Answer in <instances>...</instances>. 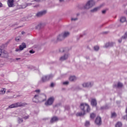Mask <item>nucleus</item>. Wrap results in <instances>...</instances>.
<instances>
[{
  "instance_id": "nucleus-18",
  "label": "nucleus",
  "mask_w": 127,
  "mask_h": 127,
  "mask_svg": "<svg viewBox=\"0 0 127 127\" xmlns=\"http://www.w3.org/2000/svg\"><path fill=\"white\" fill-rule=\"evenodd\" d=\"M69 80L71 82H73L74 81H76V80H77V77H76L75 76H71L69 77Z\"/></svg>"
},
{
  "instance_id": "nucleus-19",
  "label": "nucleus",
  "mask_w": 127,
  "mask_h": 127,
  "mask_svg": "<svg viewBox=\"0 0 127 127\" xmlns=\"http://www.w3.org/2000/svg\"><path fill=\"white\" fill-rule=\"evenodd\" d=\"M127 38V32L125 33V35L122 37L120 40H119V43L122 42V39H126Z\"/></svg>"
},
{
  "instance_id": "nucleus-17",
  "label": "nucleus",
  "mask_w": 127,
  "mask_h": 127,
  "mask_svg": "<svg viewBox=\"0 0 127 127\" xmlns=\"http://www.w3.org/2000/svg\"><path fill=\"white\" fill-rule=\"evenodd\" d=\"M91 105L92 106H97V100H96V99H92L91 100Z\"/></svg>"
},
{
  "instance_id": "nucleus-40",
  "label": "nucleus",
  "mask_w": 127,
  "mask_h": 127,
  "mask_svg": "<svg viewBox=\"0 0 127 127\" xmlns=\"http://www.w3.org/2000/svg\"><path fill=\"white\" fill-rule=\"evenodd\" d=\"M15 51L16 52H18L19 51H21V50H20V49H16Z\"/></svg>"
},
{
  "instance_id": "nucleus-25",
  "label": "nucleus",
  "mask_w": 127,
  "mask_h": 127,
  "mask_svg": "<svg viewBox=\"0 0 127 127\" xmlns=\"http://www.w3.org/2000/svg\"><path fill=\"white\" fill-rule=\"evenodd\" d=\"M123 124L121 122H118L116 125V127H122Z\"/></svg>"
},
{
  "instance_id": "nucleus-32",
  "label": "nucleus",
  "mask_w": 127,
  "mask_h": 127,
  "mask_svg": "<svg viewBox=\"0 0 127 127\" xmlns=\"http://www.w3.org/2000/svg\"><path fill=\"white\" fill-rule=\"evenodd\" d=\"M126 113L127 114V109H126ZM123 119L124 120H127V115H126V116H124V117H123Z\"/></svg>"
},
{
  "instance_id": "nucleus-45",
  "label": "nucleus",
  "mask_w": 127,
  "mask_h": 127,
  "mask_svg": "<svg viewBox=\"0 0 127 127\" xmlns=\"http://www.w3.org/2000/svg\"><path fill=\"white\" fill-rule=\"evenodd\" d=\"M51 87H54V84L53 83L51 84Z\"/></svg>"
},
{
  "instance_id": "nucleus-5",
  "label": "nucleus",
  "mask_w": 127,
  "mask_h": 127,
  "mask_svg": "<svg viewBox=\"0 0 127 127\" xmlns=\"http://www.w3.org/2000/svg\"><path fill=\"white\" fill-rule=\"evenodd\" d=\"M54 100H55V99L54 98V97H51L49 98L48 99L47 101L45 103L46 106H51V105L53 104V102H54Z\"/></svg>"
},
{
  "instance_id": "nucleus-28",
  "label": "nucleus",
  "mask_w": 127,
  "mask_h": 127,
  "mask_svg": "<svg viewBox=\"0 0 127 127\" xmlns=\"http://www.w3.org/2000/svg\"><path fill=\"white\" fill-rule=\"evenodd\" d=\"M2 54H5V55L7 56V54L6 53L2 52V50L0 49V55H2Z\"/></svg>"
},
{
  "instance_id": "nucleus-20",
  "label": "nucleus",
  "mask_w": 127,
  "mask_h": 127,
  "mask_svg": "<svg viewBox=\"0 0 127 127\" xmlns=\"http://www.w3.org/2000/svg\"><path fill=\"white\" fill-rule=\"evenodd\" d=\"M57 121H58V118L54 117L53 118H52L51 120V123H54V122H57Z\"/></svg>"
},
{
  "instance_id": "nucleus-7",
  "label": "nucleus",
  "mask_w": 127,
  "mask_h": 127,
  "mask_svg": "<svg viewBox=\"0 0 127 127\" xmlns=\"http://www.w3.org/2000/svg\"><path fill=\"white\" fill-rule=\"evenodd\" d=\"M46 10H44L42 11L38 12L36 14V16H37V17H40L42 16L43 15H44V14H46Z\"/></svg>"
},
{
  "instance_id": "nucleus-47",
  "label": "nucleus",
  "mask_w": 127,
  "mask_h": 127,
  "mask_svg": "<svg viewBox=\"0 0 127 127\" xmlns=\"http://www.w3.org/2000/svg\"><path fill=\"white\" fill-rule=\"evenodd\" d=\"M16 60L17 61L20 60V58H16Z\"/></svg>"
},
{
  "instance_id": "nucleus-36",
  "label": "nucleus",
  "mask_w": 127,
  "mask_h": 127,
  "mask_svg": "<svg viewBox=\"0 0 127 127\" xmlns=\"http://www.w3.org/2000/svg\"><path fill=\"white\" fill-rule=\"evenodd\" d=\"M23 122V120H22V119H20V118L18 119V122L19 123H22Z\"/></svg>"
},
{
  "instance_id": "nucleus-8",
  "label": "nucleus",
  "mask_w": 127,
  "mask_h": 127,
  "mask_svg": "<svg viewBox=\"0 0 127 127\" xmlns=\"http://www.w3.org/2000/svg\"><path fill=\"white\" fill-rule=\"evenodd\" d=\"M95 124H96L97 126H101V125H102V119H101V117H97L96 119L95 120Z\"/></svg>"
},
{
  "instance_id": "nucleus-24",
  "label": "nucleus",
  "mask_w": 127,
  "mask_h": 127,
  "mask_svg": "<svg viewBox=\"0 0 127 127\" xmlns=\"http://www.w3.org/2000/svg\"><path fill=\"white\" fill-rule=\"evenodd\" d=\"M32 4V3H29L28 4H25L24 5H22V8H25L27 5H31Z\"/></svg>"
},
{
  "instance_id": "nucleus-55",
  "label": "nucleus",
  "mask_w": 127,
  "mask_h": 127,
  "mask_svg": "<svg viewBox=\"0 0 127 127\" xmlns=\"http://www.w3.org/2000/svg\"><path fill=\"white\" fill-rule=\"evenodd\" d=\"M38 26H40V25H38Z\"/></svg>"
},
{
  "instance_id": "nucleus-10",
  "label": "nucleus",
  "mask_w": 127,
  "mask_h": 127,
  "mask_svg": "<svg viewBox=\"0 0 127 127\" xmlns=\"http://www.w3.org/2000/svg\"><path fill=\"white\" fill-rule=\"evenodd\" d=\"M27 104L26 103H22V102H17L15 103V105L16 108H18V107H24V106H26Z\"/></svg>"
},
{
  "instance_id": "nucleus-31",
  "label": "nucleus",
  "mask_w": 127,
  "mask_h": 127,
  "mask_svg": "<svg viewBox=\"0 0 127 127\" xmlns=\"http://www.w3.org/2000/svg\"><path fill=\"white\" fill-rule=\"evenodd\" d=\"M116 117H117V114L116 113H113L112 114L111 118H116Z\"/></svg>"
},
{
  "instance_id": "nucleus-14",
  "label": "nucleus",
  "mask_w": 127,
  "mask_h": 127,
  "mask_svg": "<svg viewBox=\"0 0 127 127\" xmlns=\"http://www.w3.org/2000/svg\"><path fill=\"white\" fill-rule=\"evenodd\" d=\"M115 44L114 43H108L105 44V47L108 48V47H112L114 46Z\"/></svg>"
},
{
  "instance_id": "nucleus-38",
  "label": "nucleus",
  "mask_w": 127,
  "mask_h": 127,
  "mask_svg": "<svg viewBox=\"0 0 127 127\" xmlns=\"http://www.w3.org/2000/svg\"><path fill=\"white\" fill-rule=\"evenodd\" d=\"M60 52H64V48H61L60 49Z\"/></svg>"
},
{
  "instance_id": "nucleus-39",
  "label": "nucleus",
  "mask_w": 127,
  "mask_h": 127,
  "mask_svg": "<svg viewBox=\"0 0 127 127\" xmlns=\"http://www.w3.org/2000/svg\"><path fill=\"white\" fill-rule=\"evenodd\" d=\"M45 0H35V1H38V2H39V1H44Z\"/></svg>"
},
{
  "instance_id": "nucleus-33",
  "label": "nucleus",
  "mask_w": 127,
  "mask_h": 127,
  "mask_svg": "<svg viewBox=\"0 0 127 127\" xmlns=\"http://www.w3.org/2000/svg\"><path fill=\"white\" fill-rule=\"evenodd\" d=\"M15 40L16 41H17V42H18V41H19V40H20V37H17L15 38Z\"/></svg>"
},
{
  "instance_id": "nucleus-54",
  "label": "nucleus",
  "mask_w": 127,
  "mask_h": 127,
  "mask_svg": "<svg viewBox=\"0 0 127 127\" xmlns=\"http://www.w3.org/2000/svg\"><path fill=\"white\" fill-rule=\"evenodd\" d=\"M34 7H36V6H34Z\"/></svg>"
},
{
  "instance_id": "nucleus-29",
  "label": "nucleus",
  "mask_w": 127,
  "mask_h": 127,
  "mask_svg": "<svg viewBox=\"0 0 127 127\" xmlns=\"http://www.w3.org/2000/svg\"><path fill=\"white\" fill-rule=\"evenodd\" d=\"M99 49L100 47H99V46H96L94 47V50H95V51H98V50H99Z\"/></svg>"
},
{
  "instance_id": "nucleus-2",
  "label": "nucleus",
  "mask_w": 127,
  "mask_h": 127,
  "mask_svg": "<svg viewBox=\"0 0 127 127\" xmlns=\"http://www.w3.org/2000/svg\"><path fill=\"white\" fill-rule=\"evenodd\" d=\"M43 98H46V96L43 94L36 95L33 98V102L34 103H37L38 101L40 102H44V101H45V99H43Z\"/></svg>"
},
{
  "instance_id": "nucleus-52",
  "label": "nucleus",
  "mask_w": 127,
  "mask_h": 127,
  "mask_svg": "<svg viewBox=\"0 0 127 127\" xmlns=\"http://www.w3.org/2000/svg\"><path fill=\"white\" fill-rule=\"evenodd\" d=\"M12 98H14V95L13 96V97H11V99H12Z\"/></svg>"
},
{
  "instance_id": "nucleus-6",
  "label": "nucleus",
  "mask_w": 127,
  "mask_h": 127,
  "mask_svg": "<svg viewBox=\"0 0 127 127\" xmlns=\"http://www.w3.org/2000/svg\"><path fill=\"white\" fill-rule=\"evenodd\" d=\"M93 82H84L82 84V86L84 88H90L93 86Z\"/></svg>"
},
{
  "instance_id": "nucleus-26",
  "label": "nucleus",
  "mask_w": 127,
  "mask_h": 127,
  "mask_svg": "<svg viewBox=\"0 0 127 127\" xmlns=\"http://www.w3.org/2000/svg\"><path fill=\"white\" fill-rule=\"evenodd\" d=\"M13 108H16L15 106V103L13 104H11L8 106V109H13Z\"/></svg>"
},
{
  "instance_id": "nucleus-44",
  "label": "nucleus",
  "mask_w": 127,
  "mask_h": 127,
  "mask_svg": "<svg viewBox=\"0 0 127 127\" xmlns=\"http://www.w3.org/2000/svg\"><path fill=\"white\" fill-rule=\"evenodd\" d=\"M29 118V116H26L24 117V120H27Z\"/></svg>"
},
{
  "instance_id": "nucleus-42",
  "label": "nucleus",
  "mask_w": 127,
  "mask_h": 127,
  "mask_svg": "<svg viewBox=\"0 0 127 127\" xmlns=\"http://www.w3.org/2000/svg\"><path fill=\"white\" fill-rule=\"evenodd\" d=\"M3 6V4H2V3L0 2V7H2Z\"/></svg>"
},
{
  "instance_id": "nucleus-53",
  "label": "nucleus",
  "mask_w": 127,
  "mask_h": 127,
  "mask_svg": "<svg viewBox=\"0 0 127 127\" xmlns=\"http://www.w3.org/2000/svg\"><path fill=\"white\" fill-rule=\"evenodd\" d=\"M101 109H105V108H104V107H101Z\"/></svg>"
},
{
  "instance_id": "nucleus-22",
  "label": "nucleus",
  "mask_w": 127,
  "mask_h": 127,
  "mask_svg": "<svg viewBox=\"0 0 127 127\" xmlns=\"http://www.w3.org/2000/svg\"><path fill=\"white\" fill-rule=\"evenodd\" d=\"M5 88H2L0 91V95H4L5 94Z\"/></svg>"
},
{
  "instance_id": "nucleus-41",
  "label": "nucleus",
  "mask_w": 127,
  "mask_h": 127,
  "mask_svg": "<svg viewBox=\"0 0 127 127\" xmlns=\"http://www.w3.org/2000/svg\"><path fill=\"white\" fill-rule=\"evenodd\" d=\"M36 93H40V90L39 89H37L35 90Z\"/></svg>"
},
{
  "instance_id": "nucleus-16",
  "label": "nucleus",
  "mask_w": 127,
  "mask_h": 127,
  "mask_svg": "<svg viewBox=\"0 0 127 127\" xmlns=\"http://www.w3.org/2000/svg\"><path fill=\"white\" fill-rule=\"evenodd\" d=\"M114 87H115V88H122L123 83L121 82H118L117 85V84L114 85Z\"/></svg>"
},
{
  "instance_id": "nucleus-13",
  "label": "nucleus",
  "mask_w": 127,
  "mask_h": 127,
  "mask_svg": "<svg viewBox=\"0 0 127 127\" xmlns=\"http://www.w3.org/2000/svg\"><path fill=\"white\" fill-rule=\"evenodd\" d=\"M63 34V36L64 37V38H66V37H68L69 35H70V32L68 31H64L63 33H62Z\"/></svg>"
},
{
  "instance_id": "nucleus-37",
  "label": "nucleus",
  "mask_w": 127,
  "mask_h": 127,
  "mask_svg": "<svg viewBox=\"0 0 127 127\" xmlns=\"http://www.w3.org/2000/svg\"><path fill=\"white\" fill-rule=\"evenodd\" d=\"M30 53H31V54H33V53H35V52L34 51H33V50H30L29 51Z\"/></svg>"
},
{
  "instance_id": "nucleus-1",
  "label": "nucleus",
  "mask_w": 127,
  "mask_h": 127,
  "mask_svg": "<svg viewBox=\"0 0 127 127\" xmlns=\"http://www.w3.org/2000/svg\"><path fill=\"white\" fill-rule=\"evenodd\" d=\"M80 109L82 110V111H83L82 112H79L76 114V115L78 116L79 117H82V116H84L86 112L89 113L91 110L88 104L84 103H81L80 104Z\"/></svg>"
},
{
  "instance_id": "nucleus-15",
  "label": "nucleus",
  "mask_w": 127,
  "mask_h": 127,
  "mask_svg": "<svg viewBox=\"0 0 127 127\" xmlns=\"http://www.w3.org/2000/svg\"><path fill=\"white\" fill-rule=\"evenodd\" d=\"M26 48V45L24 43H22L21 45L19 46V49L20 50H21V51L23 50V49H24V48Z\"/></svg>"
},
{
  "instance_id": "nucleus-4",
  "label": "nucleus",
  "mask_w": 127,
  "mask_h": 127,
  "mask_svg": "<svg viewBox=\"0 0 127 127\" xmlns=\"http://www.w3.org/2000/svg\"><path fill=\"white\" fill-rule=\"evenodd\" d=\"M54 77V75L53 74H49L48 75H45L43 76L41 78L42 82H46V81H48L52 78Z\"/></svg>"
},
{
  "instance_id": "nucleus-3",
  "label": "nucleus",
  "mask_w": 127,
  "mask_h": 127,
  "mask_svg": "<svg viewBox=\"0 0 127 127\" xmlns=\"http://www.w3.org/2000/svg\"><path fill=\"white\" fill-rule=\"evenodd\" d=\"M94 5H95V1L94 0H89L84 5V7L85 9H89V8L93 7Z\"/></svg>"
},
{
  "instance_id": "nucleus-56",
  "label": "nucleus",
  "mask_w": 127,
  "mask_h": 127,
  "mask_svg": "<svg viewBox=\"0 0 127 127\" xmlns=\"http://www.w3.org/2000/svg\"><path fill=\"white\" fill-rule=\"evenodd\" d=\"M4 57H5V56H4Z\"/></svg>"
},
{
  "instance_id": "nucleus-21",
  "label": "nucleus",
  "mask_w": 127,
  "mask_h": 127,
  "mask_svg": "<svg viewBox=\"0 0 127 127\" xmlns=\"http://www.w3.org/2000/svg\"><path fill=\"white\" fill-rule=\"evenodd\" d=\"M100 9V7H96L93 9L91 10V12H96V11H98Z\"/></svg>"
},
{
  "instance_id": "nucleus-27",
  "label": "nucleus",
  "mask_w": 127,
  "mask_h": 127,
  "mask_svg": "<svg viewBox=\"0 0 127 127\" xmlns=\"http://www.w3.org/2000/svg\"><path fill=\"white\" fill-rule=\"evenodd\" d=\"M85 127H90V122L86 121L85 123Z\"/></svg>"
},
{
  "instance_id": "nucleus-12",
  "label": "nucleus",
  "mask_w": 127,
  "mask_h": 127,
  "mask_svg": "<svg viewBox=\"0 0 127 127\" xmlns=\"http://www.w3.org/2000/svg\"><path fill=\"white\" fill-rule=\"evenodd\" d=\"M64 39H65L62 34H61L58 36V37H57L58 41H62V40H64Z\"/></svg>"
},
{
  "instance_id": "nucleus-49",
  "label": "nucleus",
  "mask_w": 127,
  "mask_h": 127,
  "mask_svg": "<svg viewBox=\"0 0 127 127\" xmlns=\"http://www.w3.org/2000/svg\"><path fill=\"white\" fill-rule=\"evenodd\" d=\"M69 107H67V109L65 108V110H69Z\"/></svg>"
},
{
  "instance_id": "nucleus-30",
  "label": "nucleus",
  "mask_w": 127,
  "mask_h": 127,
  "mask_svg": "<svg viewBox=\"0 0 127 127\" xmlns=\"http://www.w3.org/2000/svg\"><path fill=\"white\" fill-rule=\"evenodd\" d=\"M95 117H96V114L92 113L90 115V118L91 119H94V118H95Z\"/></svg>"
},
{
  "instance_id": "nucleus-9",
  "label": "nucleus",
  "mask_w": 127,
  "mask_h": 127,
  "mask_svg": "<svg viewBox=\"0 0 127 127\" xmlns=\"http://www.w3.org/2000/svg\"><path fill=\"white\" fill-rule=\"evenodd\" d=\"M7 5L9 7H12L14 5V0H8Z\"/></svg>"
},
{
  "instance_id": "nucleus-51",
  "label": "nucleus",
  "mask_w": 127,
  "mask_h": 127,
  "mask_svg": "<svg viewBox=\"0 0 127 127\" xmlns=\"http://www.w3.org/2000/svg\"><path fill=\"white\" fill-rule=\"evenodd\" d=\"M7 93H10V91L9 90L7 91Z\"/></svg>"
},
{
  "instance_id": "nucleus-34",
  "label": "nucleus",
  "mask_w": 127,
  "mask_h": 127,
  "mask_svg": "<svg viewBox=\"0 0 127 127\" xmlns=\"http://www.w3.org/2000/svg\"><path fill=\"white\" fill-rule=\"evenodd\" d=\"M63 85H68L69 84V81H64L63 83Z\"/></svg>"
},
{
  "instance_id": "nucleus-46",
  "label": "nucleus",
  "mask_w": 127,
  "mask_h": 127,
  "mask_svg": "<svg viewBox=\"0 0 127 127\" xmlns=\"http://www.w3.org/2000/svg\"><path fill=\"white\" fill-rule=\"evenodd\" d=\"M106 10H103L102 11V13H103V14H105V13H106Z\"/></svg>"
},
{
  "instance_id": "nucleus-43",
  "label": "nucleus",
  "mask_w": 127,
  "mask_h": 127,
  "mask_svg": "<svg viewBox=\"0 0 127 127\" xmlns=\"http://www.w3.org/2000/svg\"><path fill=\"white\" fill-rule=\"evenodd\" d=\"M8 44V42H7L4 45V47H6L7 46V45Z\"/></svg>"
},
{
  "instance_id": "nucleus-23",
  "label": "nucleus",
  "mask_w": 127,
  "mask_h": 127,
  "mask_svg": "<svg viewBox=\"0 0 127 127\" xmlns=\"http://www.w3.org/2000/svg\"><path fill=\"white\" fill-rule=\"evenodd\" d=\"M120 21L121 22H122V23L125 22L127 21V18H126V17H122L120 19Z\"/></svg>"
},
{
  "instance_id": "nucleus-35",
  "label": "nucleus",
  "mask_w": 127,
  "mask_h": 127,
  "mask_svg": "<svg viewBox=\"0 0 127 127\" xmlns=\"http://www.w3.org/2000/svg\"><path fill=\"white\" fill-rule=\"evenodd\" d=\"M77 19H78V18H71L72 21H76V20H77Z\"/></svg>"
},
{
  "instance_id": "nucleus-50",
  "label": "nucleus",
  "mask_w": 127,
  "mask_h": 127,
  "mask_svg": "<svg viewBox=\"0 0 127 127\" xmlns=\"http://www.w3.org/2000/svg\"><path fill=\"white\" fill-rule=\"evenodd\" d=\"M22 34H24V33H25L24 32H21Z\"/></svg>"
},
{
  "instance_id": "nucleus-48",
  "label": "nucleus",
  "mask_w": 127,
  "mask_h": 127,
  "mask_svg": "<svg viewBox=\"0 0 127 127\" xmlns=\"http://www.w3.org/2000/svg\"><path fill=\"white\" fill-rule=\"evenodd\" d=\"M60 0V2H62L64 1V0Z\"/></svg>"
},
{
  "instance_id": "nucleus-11",
  "label": "nucleus",
  "mask_w": 127,
  "mask_h": 127,
  "mask_svg": "<svg viewBox=\"0 0 127 127\" xmlns=\"http://www.w3.org/2000/svg\"><path fill=\"white\" fill-rule=\"evenodd\" d=\"M68 57H69V55L65 54L64 56L61 57L60 58V61H64V60H66L68 59Z\"/></svg>"
}]
</instances>
